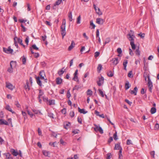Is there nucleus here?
<instances>
[{"instance_id": "obj_55", "label": "nucleus", "mask_w": 159, "mask_h": 159, "mask_svg": "<svg viewBox=\"0 0 159 159\" xmlns=\"http://www.w3.org/2000/svg\"><path fill=\"white\" fill-rule=\"evenodd\" d=\"M138 35L139 36H140L141 38H143L145 36V34L144 33L142 34L141 33L139 34H138Z\"/></svg>"}, {"instance_id": "obj_61", "label": "nucleus", "mask_w": 159, "mask_h": 159, "mask_svg": "<svg viewBox=\"0 0 159 159\" xmlns=\"http://www.w3.org/2000/svg\"><path fill=\"white\" fill-rule=\"evenodd\" d=\"M132 71H130L129 72L128 75V76L129 77H132L133 76H132Z\"/></svg>"}, {"instance_id": "obj_23", "label": "nucleus", "mask_w": 159, "mask_h": 159, "mask_svg": "<svg viewBox=\"0 0 159 159\" xmlns=\"http://www.w3.org/2000/svg\"><path fill=\"white\" fill-rule=\"evenodd\" d=\"M42 152L43 155L45 157H49L48 154H49V152L46 150H43Z\"/></svg>"}, {"instance_id": "obj_18", "label": "nucleus", "mask_w": 159, "mask_h": 159, "mask_svg": "<svg viewBox=\"0 0 159 159\" xmlns=\"http://www.w3.org/2000/svg\"><path fill=\"white\" fill-rule=\"evenodd\" d=\"M32 111L36 114H39L40 115H43V113H41L40 111L39 110H38L35 109H32Z\"/></svg>"}, {"instance_id": "obj_28", "label": "nucleus", "mask_w": 159, "mask_h": 159, "mask_svg": "<svg viewBox=\"0 0 159 159\" xmlns=\"http://www.w3.org/2000/svg\"><path fill=\"white\" fill-rule=\"evenodd\" d=\"M130 85H129V82L128 81L126 82L125 84V89L126 90L128 89L130 87Z\"/></svg>"}, {"instance_id": "obj_10", "label": "nucleus", "mask_w": 159, "mask_h": 159, "mask_svg": "<svg viewBox=\"0 0 159 159\" xmlns=\"http://www.w3.org/2000/svg\"><path fill=\"white\" fill-rule=\"evenodd\" d=\"M6 87L8 89H10V90H12L13 89L14 87H13V85L10 83L6 82Z\"/></svg>"}, {"instance_id": "obj_54", "label": "nucleus", "mask_w": 159, "mask_h": 159, "mask_svg": "<svg viewBox=\"0 0 159 159\" xmlns=\"http://www.w3.org/2000/svg\"><path fill=\"white\" fill-rule=\"evenodd\" d=\"M100 54V52H96L95 53V54H94V57L95 58H96L97 57H98L99 55Z\"/></svg>"}, {"instance_id": "obj_36", "label": "nucleus", "mask_w": 159, "mask_h": 159, "mask_svg": "<svg viewBox=\"0 0 159 159\" xmlns=\"http://www.w3.org/2000/svg\"><path fill=\"white\" fill-rule=\"evenodd\" d=\"M5 155L6 156V159H9V158H10L11 154L9 152L6 153Z\"/></svg>"}, {"instance_id": "obj_27", "label": "nucleus", "mask_w": 159, "mask_h": 159, "mask_svg": "<svg viewBox=\"0 0 159 159\" xmlns=\"http://www.w3.org/2000/svg\"><path fill=\"white\" fill-rule=\"evenodd\" d=\"M120 144H115L114 149L116 150H120Z\"/></svg>"}, {"instance_id": "obj_22", "label": "nucleus", "mask_w": 159, "mask_h": 159, "mask_svg": "<svg viewBox=\"0 0 159 159\" xmlns=\"http://www.w3.org/2000/svg\"><path fill=\"white\" fill-rule=\"evenodd\" d=\"M65 71V70H64V68H63L62 69L58 71V73L59 75H62L64 73Z\"/></svg>"}, {"instance_id": "obj_29", "label": "nucleus", "mask_w": 159, "mask_h": 159, "mask_svg": "<svg viewBox=\"0 0 159 159\" xmlns=\"http://www.w3.org/2000/svg\"><path fill=\"white\" fill-rule=\"evenodd\" d=\"M44 93L41 89L39 90V95L38 98H41L42 96L43 95Z\"/></svg>"}, {"instance_id": "obj_25", "label": "nucleus", "mask_w": 159, "mask_h": 159, "mask_svg": "<svg viewBox=\"0 0 159 159\" xmlns=\"http://www.w3.org/2000/svg\"><path fill=\"white\" fill-rule=\"evenodd\" d=\"M156 112V109L155 107H152L151 108L150 110L151 113L152 114H153Z\"/></svg>"}, {"instance_id": "obj_4", "label": "nucleus", "mask_w": 159, "mask_h": 159, "mask_svg": "<svg viewBox=\"0 0 159 159\" xmlns=\"http://www.w3.org/2000/svg\"><path fill=\"white\" fill-rule=\"evenodd\" d=\"M94 125L95 127L94 128V129L95 131H99L101 134L103 133V130L101 127L96 124H94Z\"/></svg>"}, {"instance_id": "obj_42", "label": "nucleus", "mask_w": 159, "mask_h": 159, "mask_svg": "<svg viewBox=\"0 0 159 159\" xmlns=\"http://www.w3.org/2000/svg\"><path fill=\"white\" fill-rule=\"evenodd\" d=\"M98 91L99 92L100 94L101 95V96L103 97L104 96L103 92L102 91V90L99 89Z\"/></svg>"}, {"instance_id": "obj_24", "label": "nucleus", "mask_w": 159, "mask_h": 159, "mask_svg": "<svg viewBox=\"0 0 159 159\" xmlns=\"http://www.w3.org/2000/svg\"><path fill=\"white\" fill-rule=\"evenodd\" d=\"M68 17L69 18V20L71 21L72 20V12L71 11H70L69 13Z\"/></svg>"}, {"instance_id": "obj_31", "label": "nucleus", "mask_w": 159, "mask_h": 159, "mask_svg": "<svg viewBox=\"0 0 159 159\" xmlns=\"http://www.w3.org/2000/svg\"><path fill=\"white\" fill-rule=\"evenodd\" d=\"M62 0H57L54 4V6H56L59 5L62 2Z\"/></svg>"}, {"instance_id": "obj_21", "label": "nucleus", "mask_w": 159, "mask_h": 159, "mask_svg": "<svg viewBox=\"0 0 159 159\" xmlns=\"http://www.w3.org/2000/svg\"><path fill=\"white\" fill-rule=\"evenodd\" d=\"M36 81L38 84L40 86H42L41 82L40 79L39 77H36Z\"/></svg>"}, {"instance_id": "obj_49", "label": "nucleus", "mask_w": 159, "mask_h": 159, "mask_svg": "<svg viewBox=\"0 0 159 159\" xmlns=\"http://www.w3.org/2000/svg\"><path fill=\"white\" fill-rule=\"evenodd\" d=\"M23 58L22 60V61L23 64H25L26 63V59L24 57V56H23Z\"/></svg>"}, {"instance_id": "obj_2", "label": "nucleus", "mask_w": 159, "mask_h": 159, "mask_svg": "<svg viewBox=\"0 0 159 159\" xmlns=\"http://www.w3.org/2000/svg\"><path fill=\"white\" fill-rule=\"evenodd\" d=\"M66 21L65 19H64L63 20L62 24L61 27V31L63 38H64V37L66 34Z\"/></svg>"}, {"instance_id": "obj_44", "label": "nucleus", "mask_w": 159, "mask_h": 159, "mask_svg": "<svg viewBox=\"0 0 159 159\" xmlns=\"http://www.w3.org/2000/svg\"><path fill=\"white\" fill-rule=\"evenodd\" d=\"M32 48L34 49H35L37 50H39V48L38 47H37L35 44H33L32 46V47H31Z\"/></svg>"}, {"instance_id": "obj_56", "label": "nucleus", "mask_w": 159, "mask_h": 159, "mask_svg": "<svg viewBox=\"0 0 159 159\" xmlns=\"http://www.w3.org/2000/svg\"><path fill=\"white\" fill-rule=\"evenodd\" d=\"M70 115L71 117H73L75 116V113L73 111H71L70 113Z\"/></svg>"}, {"instance_id": "obj_46", "label": "nucleus", "mask_w": 159, "mask_h": 159, "mask_svg": "<svg viewBox=\"0 0 159 159\" xmlns=\"http://www.w3.org/2000/svg\"><path fill=\"white\" fill-rule=\"evenodd\" d=\"M126 144L127 145H128L133 144L131 140L130 139H128L127 140Z\"/></svg>"}, {"instance_id": "obj_9", "label": "nucleus", "mask_w": 159, "mask_h": 159, "mask_svg": "<svg viewBox=\"0 0 159 159\" xmlns=\"http://www.w3.org/2000/svg\"><path fill=\"white\" fill-rule=\"evenodd\" d=\"M104 78L103 77L101 76V78H99V80L97 82V84L98 86H101L103 84L104 82Z\"/></svg>"}, {"instance_id": "obj_50", "label": "nucleus", "mask_w": 159, "mask_h": 159, "mask_svg": "<svg viewBox=\"0 0 159 159\" xmlns=\"http://www.w3.org/2000/svg\"><path fill=\"white\" fill-rule=\"evenodd\" d=\"M77 120L78 122L80 124H82V119L80 117L78 116L77 118Z\"/></svg>"}, {"instance_id": "obj_34", "label": "nucleus", "mask_w": 159, "mask_h": 159, "mask_svg": "<svg viewBox=\"0 0 159 159\" xmlns=\"http://www.w3.org/2000/svg\"><path fill=\"white\" fill-rule=\"evenodd\" d=\"M114 73L111 71H110L107 73V75L109 77H112Z\"/></svg>"}, {"instance_id": "obj_16", "label": "nucleus", "mask_w": 159, "mask_h": 159, "mask_svg": "<svg viewBox=\"0 0 159 159\" xmlns=\"http://www.w3.org/2000/svg\"><path fill=\"white\" fill-rule=\"evenodd\" d=\"M75 43L74 41H71V44L70 45L69 47L68 50L69 51L71 50L73 48L75 47Z\"/></svg>"}, {"instance_id": "obj_59", "label": "nucleus", "mask_w": 159, "mask_h": 159, "mask_svg": "<svg viewBox=\"0 0 159 159\" xmlns=\"http://www.w3.org/2000/svg\"><path fill=\"white\" fill-rule=\"evenodd\" d=\"M79 130L77 129L75 130L72 131V133L74 134H76L79 133Z\"/></svg>"}, {"instance_id": "obj_26", "label": "nucleus", "mask_w": 159, "mask_h": 159, "mask_svg": "<svg viewBox=\"0 0 159 159\" xmlns=\"http://www.w3.org/2000/svg\"><path fill=\"white\" fill-rule=\"evenodd\" d=\"M102 68V65L101 64H98L97 67V71L98 73L100 72V71L101 70Z\"/></svg>"}, {"instance_id": "obj_64", "label": "nucleus", "mask_w": 159, "mask_h": 159, "mask_svg": "<svg viewBox=\"0 0 159 159\" xmlns=\"http://www.w3.org/2000/svg\"><path fill=\"white\" fill-rule=\"evenodd\" d=\"M155 129H158L159 128V124L158 123L156 124L155 126Z\"/></svg>"}, {"instance_id": "obj_38", "label": "nucleus", "mask_w": 159, "mask_h": 159, "mask_svg": "<svg viewBox=\"0 0 159 159\" xmlns=\"http://www.w3.org/2000/svg\"><path fill=\"white\" fill-rule=\"evenodd\" d=\"M122 148H120V149L119 150V158H121V157L122 158Z\"/></svg>"}, {"instance_id": "obj_12", "label": "nucleus", "mask_w": 159, "mask_h": 159, "mask_svg": "<svg viewBox=\"0 0 159 159\" xmlns=\"http://www.w3.org/2000/svg\"><path fill=\"white\" fill-rule=\"evenodd\" d=\"M104 22L103 19L100 18L96 19V23L99 25H102Z\"/></svg>"}, {"instance_id": "obj_7", "label": "nucleus", "mask_w": 159, "mask_h": 159, "mask_svg": "<svg viewBox=\"0 0 159 159\" xmlns=\"http://www.w3.org/2000/svg\"><path fill=\"white\" fill-rule=\"evenodd\" d=\"M93 7L96 12L99 15H102V13L100 11V9L97 7L95 4L93 5Z\"/></svg>"}, {"instance_id": "obj_52", "label": "nucleus", "mask_w": 159, "mask_h": 159, "mask_svg": "<svg viewBox=\"0 0 159 159\" xmlns=\"http://www.w3.org/2000/svg\"><path fill=\"white\" fill-rule=\"evenodd\" d=\"M29 37L28 36H27L25 38V41L26 43L27 44V45H28L29 42Z\"/></svg>"}, {"instance_id": "obj_48", "label": "nucleus", "mask_w": 159, "mask_h": 159, "mask_svg": "<svg viewBox=\"0 0 159 159\" xmlns=\"http://www.w3.org/2000/svg\"><path fill=\"white\" fill-rule=\"evenodd\" d=\"M17 39V41L18 42L20 43L21 45V44H23L22 43V40L20 39V38H17V37H16Z\"/></svg>"}, {"instance_id": "obj_19", "label": "nucleus", "mask_w": 159, "mask_h": 159, "mask_svg": "<svg viewBox=\"0 0 159 159\" xmlns=\"http://www.w3.org/2000/svg\"><path fill=\"white\" fill-rule=\"evenodd\" d=\"M128 61L127 60H124L123 62V65L124 67V69L125 70H127L126 67L127 66V64H128Z\"/></svg>"}, {"instance_id": "obj_47", "label": "nucleus", "mask_w": 159, "mask_h": 159, "mask_svg": "<svg viewBox=\"0 0 159 159\" xmlns=\"http://www.w3.org/2000/svg\"><path fill=\"white\" fill-rule=\"evenodd\" d=\"M90 25L92 26L93 29H94L95 27V25L93 24V20L90 21Z\"/></svg>"}, {"instance_id": "obj_32", "label": "nucleus", "mask_w": 159, "mask_h": 159, "mask_svg": "<svg viewBox=\"0 0 159 159\" xmlns=\"http://www.w3.org/2000/svg\"><path fill=\"white\" fill-rule=\"evenodd\" d=\"M29 83L27 82L26 83V85H25V87H24V88H25L27 90V89H28V90H29L30 89V87L29 86Z\"/></svg>"}, {"instance_id": "obj_11", "label": "nucleus", "mask_w": 159, "mask_h": 159, "mask_svg": "<svg viewBox=\"0 0 159 159\" xmlns=\"http://www.w3.org/2000/svg\"><path fill=\"white\" fill-rule=\"evenodd\" d=\"M138 90V89L137 87H135L134 88L133 90H130L129 92L131 94H134V95H137Z\"/></svg>"}, {"instance_id": "obj_14", "label": "nucleus", "mask_w": 159, "mask_h": 159, "mask_svg": "<svg viewBox=\"0 0 159 159\" xmlns=\"http://www.w3.org/2000/svg\"><path fill=\"white\" fill-rule=\"evenodd\" d=\"M5 108L6 110L11 112L12 114L15 113V112L12 110L10 106L8 104L6 105Z\"/></svg>"}, {"instance_id": "obj_13", "label": "nucleus", "mask_w": 159, "mask_h": 159, "mask_svg": "<svg viewBox=\"0 0 159 159\" xmlns=\"http://www.w3.org/2000/svg\"><path fill=\"white\" fill-rule=\"evenodd\" d=\"M10 65L11 67L14 68L16 66V61H11L10 63Z\"/></svg>"}, {"instance_id": "obj_3", "label": "nucleus", "mask_w": 159, "mask_h": 159, "mask_svg": "<svg viewBox=\"0 0 159 159\" xmlns=\"http://www.w3.org/2000/svg\"><path fill=\"white\" fill-rule=\"evenodd\" d=\"M147 77L148 79V85L149 89V90L150 92L152 93L153 87L152 83L150 79L149 76L148 75Z\"/></svg>"}, {"instance_id": "obj_35", "label": "nucleus", "mask_w": 159, "mask_h": 159, "mask_svg": "<svg viewBox=\"0 0 159 159\" xmlns=\"http://www.w3.org/2000/svg\"><path fill=\"white\" fill-rule=\"evenodd\" d=\"M135 52L136 55L138 56H140V52L139 50V48L136 49Z\"/></svg>"}, {"instance_id": "obj_45", "label": "nucleus", "mask_w": 159, "mask_h": 159, "mask_svg": "<svg viewBox=\"0 0 159 159\" xmlns=\"http://www.w3.org/2000/svg\"><path fill=\"white\" fill-rule=\"evenodd\" d=\"M80 88V85H75L73 88V90H79Z\"/></svg>"}, {"instance_id": "obj_15", "label": "nucleus", "mask_w": 159, "mask_h": 159, "mask_svg": "<svg viewBox=\"0 0 159 159\" xmlns=\"http://www.w3.org/2000/svg\"><path fill=\"white\" fill-rule=\"evenodd\" d=\"M78 111L80 113H82L84 114L87 113L88 112L87 111H86L84 109H80L79 107L78 108Z\"/></svg>"}, {"instance_id": "obj_6", "label": "nucleus", "mask_w": 159, "mask_h": 159, "mask_svg": "<svg viewBox=\"0 0 159 159\" xmlns=\"http://www.w3.org/2000/svg\"><path fill=\"white\" fill-rule=\"evenodd\" d=\"M39 75L40 76V78L42 80H44L46 82H47V79H45V72L43 70H41L39 73Z\"/></svg>"}, {"instance_id": "obj_20", "label": "nucleus", "mask_w": 159, "mask_h": 159, "mask_svg": "<svg viewBox=\"0 0 159 159\" xmlns=\"http://www.w3.org/2000/svg\"><path fill=\"white\" fill-rule=\"evenodd\" d=\"M56 81L57 84H60L62 82V79L59 77H58L56 79Z\"/></svg>"}, {"instance_id": "obj_41", "label": "nucleus", "mask_w": 159, "mask_h": 159, "mask_svg": "<svg viewBox=\"0 0 159 159\" xmlns=\"http://www.w3.org/2000/svg\"><path fill=\"white\" fill-rule=\"evenodd\" d=\"M113 138L115 140H116L118 139L117 136V132L116 131L113 134Z\"/></svg>"}, {"instance_id": "obj_40", "label": "nucleus", "mask_w": 159, "mask_h": 159, "mask_svg": "<svg viewBox=\"0 0 159 159\" xmlns=\"http://www.w3.org/2000/svg\"><path fill=\"white\" fill-rule=\"evenodd\" d=\"M48 116H49V117L52 118V119L54 118L53 117L54 114L53 113H48Z\"/></svg>"}, {"instance_id": "obj_1", "label": "nucleus", "mask_w": 159, "mask_h": 159, "mask_svg": "<svg viewBox=\"0 0 159 159\" xmlns=\"http://www.w3.org/2000/svg\"><path fill=\"white\" fill-rule=\"evenodd\" d=\"M127 38L130 41V45L133 50H135L136 48V46L134 43V39L135 38L134 31L130 30L129 33L127 34Z\"/></svg>"}, {"instance_id": "obj_39", "label": "nucleus", "mask_w": 159, "mask_h": 159, "mask_svg": "<svg viewBox=\"0 0 159 159\" xmlns=\"http://www.w3.org/2000/svg\"><path fill=\"white\" fill-rule=\"evenodd\" d=\"M13 68H14L10 67L8 69L7 71L8 72L10 73H12L13 72Z\"/></svg>"}, {"instance_id": "obj_63", "label": "nucleus", "mask_w": 159, "mask_h": 159, "mask_svg": "<svg viewBox=\"0 0 159 159\" xmlns=\"http://www.w3.org/2000/svg\"><path fill=\"white\" fill-rule=\"evenodd\" d=\"M15 105L17 107L19 108L20 107V105L19 103L18 102H16L15 103Z\"/></svg>"}, {"instance_id": "obj_53", "label": "nucleus", "mask_w": 159, "mask_h": 159, "mask_svg": "<svg viewBox=\"0 0 159 159\" xmlns=\"http://www.w3.org/2000/svg\"><path fill=\"white\" fill-rule=\"evenodd\" d=\"M61 112L62 114H65L66 113V109L65 108H63L61 110Z\"/></svg>"}, {"instance_id": "obj_62", "label": "nucleus", "mask_w": 159, "mask_h": 159, "mask_svg": "<svg viewBox=\"0 0 159 159\" xmlns=\"http://www.w3.org/2000/svg\"><path fill=\"white\" fill-rule=\"evenodd\" d=\"M129 54L131 56H133L134 55V53L132 50L130 48H129Z\"/></svg>"}, {"instance_id": "obj_43", "label": "nucleus", "mask_w": 159, "mask_h": 159, "mask_svg": "<svg viewBox=\"0 0 159 159\" xmlns=\"http://www.w3.org/2000/svg\"><path fill=\"white\" fill-rule=\"evenodd\" d=\"M87 94L88 95H91L93 94V92L90 89H89L87 92Z\"/></svg>"}, {"instance_id": "obj_60", "label": "nucleus", "mask_w": 159, "mask_h": 159, "mask_svg": "<svg viewBox=\"0 0 159 159\" xmlns=\"http://www.w3.org/2000/svg\"><path fill=\"white\" fill-rule=\"evenodd\" d=\"M71 94L70 93L69 90L67 91V97L68 98H69L71 97Z\"/></svg>"}, {"instance_id": "obj_30", "label": "nucleus", "mask_w": 159, "mask_h": 159, "mask_svg": "<svg viewBox=\"0 0 159 159\" xmlns=\"http://www.w3.org/2000/svg\"><path fill=\"white\" fill-rule=\"evenodd\" d=\"M49 104L50 105L55 104V100H49L48 101Z\"/></svg>"}, {"instance_id": "obj_8", "label": "nucleus", "mask_w": 159, "mask_h": 159, "mask_svg": "<svg viewBox=\"0 0 159 159\" xmlns=\"http://www.w3.org/2000/svg\"><path fill=\"white\" fill-rule=\"evenodd\" d=\"M112 65L115 66L117 65L119 62V61L118 60V57H115L112 59Z\"/></svg>"}, {"instance_id": "obj_33", "label": "nucleus", "mask_w": 159, "mask_h": 159, "mask_svg": "<svg viewBox=\"0 0 159 159\" xmlns=\"http://www.w3.org/2000/svg\"><path fill=\"white\" fill-rule=\"evenodd\" d=\"M74 75V77L72 79L73 80L75 81H77V82H79V80L77 75Z\"/></svg>"}, {"instance_id": "obj_57", "label": "nucleus", "mask_w": 159, "mask_h": 159, "mask_svg": "<svg viewBox=\"0 0 159 159\" xmlns=\"http://www.w3.org/2000/svg\"><path fill=\"white\" fill-rule=\"evenodd\" d=\"M27 112L28 115L30 116V117L32 118L33 116V114L32 113H31L28 110H27Z\"/></svg>"}, {"instance_id": "obj_51", "label": "nucleus", "mask_w": 159, "mask_h": 159, "mask_svg": "<svg viewBox=\"0 0 159 159\" xmlns=\"http://www.w3.org/2000/svg\"><path fill=\"white\" fill-rule=\"evenodd\" d=\"M117 51L119 54H121L122 52L121 49L120 48H118L117 49Z\"/></svg>"}, {"instance_id": "obj_5", "label": "nucleus", "mask_w": 159, "mask_h": 159, "mask_svg": "<svg viewBox=\"0 0 159 159\" xmlns=\"http://www.w3.org/2000/svg\"><path fill=\"white\" fill-rule=\"evenodd\" d=\"M3 52L7 53H11L13 52V50L10 47H9L8 48H3Z\"/></svg>"}, {"instance_id": "obj_37", "label": "nucleus", "mask_w": 159, "mask_h": 159, "mask_svg": "<svg viewBox=\"0 0 159 159\" xmlns=\"http://www.w3.org/2000/svg\"><path fill=\"white\" fill-rule=\"evenodd\" d=\"M80 20H81V16H79L77 18V23L78 24H80V22H81Z\"/></svg>"}, {"instance_id": "obj_17", "label": "nucleus", "mask_w": 159, "mask_h": 159, "mask_svg": "<svg viewBox=\"0 0 159 159\" xmlns=\"http://www.w3.org/2000/svg\"><path fill=\"white\" fill-rule=\"evenodd\" d=\"M10 151L12 154L15 156H16L18 154V152L16 151L15 150L13 149H11Z\"/></svg>"}, {"instance_id": "obj_58", "label": "nucleus", "mask_w": 159, "mask_h": 159, "mask_svg": "<svg viewBox=\"0 0 159 159\" xmlns=\"http://www.w3.org/2000/svg\"><path fill=\"white\" fill-rule=\"evenodd\" d=\"M34 57L35 58H37L38 57H39V53H35L34 54Z\"/></svg>"}]
</instances>
